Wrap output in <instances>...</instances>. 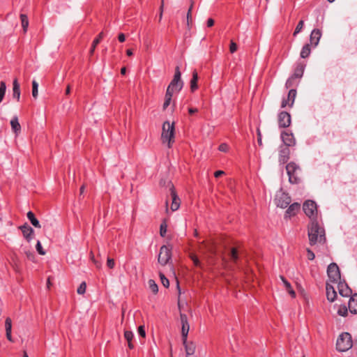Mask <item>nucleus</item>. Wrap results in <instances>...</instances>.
I'll return each mask as SVG.
<instances>
[{
	"mask_svg": "<svg viewBox=\"0 0 357 357\" xmlns=\"http://www.w3.org/2000/svg\"><path fill=\"white\" fill-rule=\"evenodd\" d=\"M307 230L310 245H314L317 242L324 243L326 241L324 229L319 226L317 220L310 222L308 225Z\"/></svg>",
	"mask_w": 357,
	"mask_h": 357,
	"instance_id": "1",
	"label": "nucleus"
},
{
	"mask_svg": "<svg viewBox=\"0 0 357 357\" xmlns=\"http://www.w3.org/2000/svg\"><path fill=\"white\" fill-rule=\"evenodd\" d=\"M174 123H170L169 121H165L162 125L161 139L162 143L167 142L169 148H171L172 144L174 142Z\"/></svg>",
	"mask_w": 357,
	"mask_h": 357,
	"instance_id": "2",
	"label": "nucleus"
},
{
	"mask_svg": "<svg viewBox=\"0 0 357 357\" xmlns=\"http://www.w3.org/2000/svg\"><path fill=\"white\" fill-rule=\"evenodd\" d=\"M352 345L353 342L351 334L344 332L338 337L336 342V349L339 351L344 352L351 349Z\"/></svg>",
	"mask_w": 357,
	"mask_h": 357,
	"instance_id": "3",
	"label": "nucleus"
},
{
	"mask_svg": "<svg viewBox=\"0 0 357 357\" xmlns=\"http://www.w3.org/2000/svg\"><path fill=\"white\" fill-rule=\"evenodd\" d=\"M181 73L180 71V68L178 66H176L175 68V72L174 75L169 83V86H167V91L168 92H170L172 93H174V92H179L183 86V82L181 79Z\"/></svg>",
	"mask_w": 357,
	"mask_h": 357,
	"instance_id": "4",
	"label": "nucleus"
},
{
	"mask_svg": "<svg viewBox=\"0 0 357 357\" xmlns=\"http://www.w3.org/2000/svg\"><path fill=\"white\" fill-rule=\"evenodd\" d=\"M303 210L310 222L317 220V206L315 202L310 199L305 201L303 204Z\"/></svg>",
	"mask_w": 357,
	"mask_h": 357,
	"instance_id": "5",
	"label": "nucleus"
},
{
	"mask_svg": "<svg viewBox=\"0 0 357 357\" xmlns=\"http://www.w3.org/2000/svg\"><path fill=\"white\" fill-rule=\"evenodd\" d=\"M287 173L289 176V181L292 184H298L301 182L300 177L297 175V171L300 167L294 162H291L286 165Z\"/></svg>",
	"mask_w": 357,
	"mask_h": 357,
	"instance_id": "6",
	"label": "nucleus"
},
{
	"mask_svg": "<svg viewBox=\"0 0 357 357\" xmlns=\"http://www.w3.org/2000/svg\"><path fill=\"white\" fill-rule=\"evenodd\" d=\"M172 247L170 245H162L160 248L158 261L162 266H165L169 263L172 259Z\"/></svg>",
	"mask_w": 357,
	"mask_h": 357,
	"instance_id": "7",
	"label": "nucleus"
},
{
	"mask_svg": "<svg viewBox=\"0 0 357 357\" xmlns=\"http://www.w3.org/2000/svg\"><path fill=\"white\" fill-rule=\"evenodd\" d=\"M327 274L331 282H337L340 280V271L336 263H331L327 268Z\"/></svg>",
	"mask_w": 357,
	"mask_h": 357,
	"instance_id": "8",
	"label": "nucleus"
},
{
	"mask_svg": "<svg viewBox=\"0 0 357 357\" xmlns=\"http://www.w3.org/2000/svg\"><path fill=\"white\" fill-rule=\"evenodd\" d=\"M275 204L278 207L285 208L291 202V198L287 192H281L276 195L275 198Z\"/></svg>",
	"mask_w": 357,
	"mask_h": 357,
	"instance_id": "9",
	"label": "nucleus"
},
{
	"mask_svg": "<svg viewBox=\"0 0 357 357\" xmlns=\"http://www.w3.org/2000/svg\"><path fill=\"white\" fill-rule=\"evenodd\" d=\"M180 319L181 323V337L182 342H185L188 339V335L190 330V325L188 320V317L185 314L181 313Z\"/></svg>",
	"mask_w": 357,
	"mask_h": 357,
	"instance_id": "10",
	"label": "nucleus"
},
{
	"mask_svg": "<svg viewBox=\"0 0 357 357\" xmlns=\"http://www.w3.org/2000/svg\"><path fill=\"white\" fill-rule=\"evenodd\" d=\"M278 121L280 128H288L291 122V115L289 112L282 111L278 114Z\"/></svg>",
	"mask_w": 357,
	"mask_h": 357,
	"instance_id": "11",
	"label": "nucleus"
},
{
	"mask_svg": "<svg viewBox=\"0 0 357 357\" xmlns=\"http://www.w3.org/2000/svg\"><path fill=\"white\" fill-rule=\"evenodd\" d=\"M296 89H291L289 91L287 98H283L282 103H281V107L284 108L287 105H288L289 107H292L294 103L295 98L296 97Z\"/></svg>",
	"mask_w": 357,
	"mask_h": 357,
	"instance_id": "12",
	"label": "nucleus"
},
{
	"mask_svg": "<svg viewBox=\"0 0 357 357\" xmlns=\"http://www.w3.org/2000/svg\"><path fill=\"white\" fill-rule=\"evenodd\" d=\"M301 211V204L298 202H294L291 204H289L287 211L284 213V218H291L295 216Z\"/></svg>",
	"mask_w": 357,
	"mask_h": 357,
	"instance_id": "13",
	"label": "nucleus"
},
{
	"mask_svg": "<svg viewBox=\"0 0 357 357\" xmlns=\"http://www.w3.org/2000/svg\"><path fill=\"white\" fill-rule=\"evenodd\" d=\"M337 288L340 296L343 297H351L352 296V290L349 287L345 280H340L338 282Z\"/></svg>",
	"mask_w": 357,
	"mask_h": 357,
	"instance_id": "14",
	"label": "nucleus"
},
{
	"mask_svg": "<svg viewBox=\"0 0 357 357\" xmlns=\"http://www.w3.org/2000/svg\"><path fill=\"white\" fill-rule=\"evenodd\" d=\"M281 139L284 144V146H294L296 144V139L293 133L282 131L280 135Z\"/></svg>",
	"mask_w": 357,
	"mask_h": 357,
	"instance_id": "15",
	"label": "nucleus"
},
{
	"mask_svg": "<svg viewBox=\"0 0 357 357\" xmlns=\"http://www.w3.org/2000/svg\"><path fill=\"white\" fill-rule=\"evenodd\" d=\"M243 253L244 251L241 248L233 247L230 249L228 255L230 257L231 261L237 265L240 259V255H243Z\"/></svg>",
	"mask_w": 357,
	"mask_h": 357,
	"instance_id": "16",
	"label": "nucleus"
},
{
	"mask_svg": "<svg viewBox=\"0 0 357 357\" xmlns=\"http://www.w3.org/2000/svg\"><path fill=\"white\" fill-rule=\"evenodd\" d=\"M19 229L22 231L23 236L28 242H30L33 239L34 231L27 223H24L23 225L20 226Z\"/></svg>",
	"mask_w": 357,
	"mask_h": 357,
	"instance_id": "17",
	"label": "nucleus"
},
{
	"mask_svg": "<svg viewBox=\"0 0 357 357\" xmlns=\"http://www.w3.org/2000/svg\"><path fill=\"white\" fill-rule=\"evenodd\" d=\"M169 190H170V194H171L172 199L171 209L173 211H176L179 208L180 199L178 198V197L176 195V190H175V188H174V186L173 184L171 185Z\"/></svg>",
	"mask_w": 357,
	"mask_h": 357,
	"instance_id": "18",
	"label": "nucleus"
},
{
	"mask_svg": "<svg viewBox=\"0 0 357 357\" xmlns=\"http://www.w3.org/2000/svg\"><path fill=\"white\" fill-rule=\"evenodd\" d=\"M279 162L282 164L287 163L289 159L290 149L289 147L281 146L280 147Z\"/></svg>",
	"mask_w": 357,
	"mask_h": 357,
	"instance_id": "19",
	"label": "nucleus"
},
{
	"mask_svg": "<svg viewBox=\"0 0 357 357\" xmlns=\"http://www.w3.org/2000/svg\"><path fill=\"white\" fill-rule=\"evenodd\" d=\"M326 291L327 300L331 303L334 302L337 298V292L335 290L334 287L327 282L326 285Z\"/></svg>",
	"mask_w": 357,
	"mask_h": 357,
	"instance_id": "20",
	"label": "nucleus"
},
{
	"mask_svg": "<svg viewBox=\"0 0 357 357\" xmlns=\"http://www.w3.org/2000/svg\"><path fill=\"white\" fill-rule=\"evenodd\" d=\"M321 36V31L319 29H314L312 31L311 34L310 36V44L316 47L319 42V40Z\"/></svg>",
	"mask_w": 357,
	"mask_h": 357,
	"instance_id": "21",
	"label": "nucleus"
},
{
	"mask_svg": "<svg viewBox=\"0 0 357 357\" xmlns=\"http://www.w3.org/2000/svg\"><path fill=\"white\" fill-rule=\"evenodd\" d=\"M348 308L351 314H357V293L353 294L349 301Z\"/></svg>",
	"mask_w": 357,
	"mask_h": 357,
	"instance_id": "22",
	"label": "nucleus"
},
{
	"mask_svg": "<svg viewBox=\"0 0 357 357\" xmlns=\"http://www.w3.org/2000/svg\"><path fill=\"white\" fill-rule=\"evenodd\" d=\"M305 64L303 62H298L296 63V66L294 69V73L291 75L294 77L301 79L304 73Z\"/></svg>",
	"mask_w": 357,
	"mask_h": 357,
	"instance_id": "23",
	"label": "nucleus"
},
{
	"mask_svg": "<svg viewBox=\"0 0 357 357\" xmlns=\"http://www.w3.org/2000/svg\"><path fill=\"white\" fill-rule=\"evenodd\" d=\"M198 73L196 70H194L192 73V78L190 82V87L191 92H195L198 89Z\"/></svg>",
	"mask_w": 357,
	"mask_h": 357,
	"instance_id": "24",
	"label": "nucleus"
},
{
	"mask_svg": "<svg viewBox=\"0 0 357 357\" xmlns=\"http://www.w3.org/2000/svg\"><path fill=\"white\" fill-rule=\"evenodd\" d=\"M20 86L17 78L14 79L13 82V97L17 101L20 100Z\"/></svg>",
	"mask_w": 357,
	"mask_h": 357,
	"instance_id": "25",
	"label": "nucleus"
},
{
	"mask_svg": "<svg viewBox=\"0 0 357 357\" xmlns=\"http://www.w3.org/2000/svg\"><path fill=\"white\" fill-rule=\"evenodd\" d=\"M183 344L185 347L186 356L193 355L195 352L196 346L192 342H188L187 340H185V342H183Z\"/></svg>",
	"mask_w": 357,
	"mask_h": 357,
	"instance_id": "26",
	"label": "nucleus"
},
{
	"mask_svg": "<svg viewBox=\"0 0 357 357\" xmlns=\"http://www.w3.org/2000/svg\"><path fill=\"white\" fill-rule=\"evenodd\" d=\"M103 37H104V33L102 31L93 40V41L92 43V45H91V49H90V51H89L90 56H92L93 54L97 45L100 43V41L102 40Z\"/></svg>",
	"mask_w": 357,
	"mask_h": 357,
	"instance_id": "27",
	"label": "nucleus"
},
{
	"mask_svg": "<svg viewBox=\"0 0 357 357\" xmlns=\"http://www.w3.org/2000/svg\"><path fill=\"white\" fill-rule=\"evenodd\" d=\"M124 337L128 342V346L129 349H133L135 348V345L132 342V340L134 337L133 333L130 331H125Z\"/></svg>",
	"mask_w": 357,
	"mask_h": 357,
	"instance_id": "28",
	"label": "nucleus"
},
{
	"mask_svg": "<svg viewBox=\"0 0 357 357\" xmlns=\"http://www.w3.org/2000/svg\"><path fill=\"white\" fill-rule=\"evenodd\" d=\"M27 218L31 225L36 228H40L41 225L38 220L36 218L35 214L32 211H29L26 214Z\"/></svg>",
	"mask_w": 357,
	"mask_h": 357,
	"instance_id": "29",
	"label": "nucleus"
},
{
	"mask_svg": "<svg viewBox=\"0 0 357 357\" xmlns=\"http://www.w3.org/2000/svg\"><path fill=\"white\" fill-rule=\"evenodd\" d=\"M299 79L294 77L291 75L287 80L285 83V87L287 89L296 87L298 85Z\"/></svg>",
	"mask_w": 357,
	"mask_h": 357,
	"instance_id": "30",
	"label": "nucleus"
},
{
	"mask_svg": "<svg viewBox=\"0 0 357 357\" xmlns=\"http://www.w3.org/2000/svg\"><path fill=\"white\" fill-rule=\"evenodd\" d=\"M10 125H11L12 130H13V132L15 133H17L18 132L20 131L21 126L18 121L17 116H15L13 117V119L10 121Z\"/></svg>",
	"mask_w": 357,
	"mask_h": 357,
	"instance_id": "31",
	"label": "nucleus"
},
{
	"mask_svg": "<svg viewBox=\"0 0 357 357\" xmlns=\"http://www.w3.org/2000/svg\"><path fill=\"white\" fill-rule=\"evenodd\" d=\"M284 285L285 287L286 290L291 295V297L294 298L296 296V293L294 290L292 289L291 284L286 280V278L283 276H280Z\"/></svg>",
	"mask_w": 357,
	"mask_h": 357,
	"instance_id": "32",
	"label": "nucleus"
},
{
	"mask_svg": "<svg viewBox=\"0 0 357 357\" xmlns=\"http://www.w3.org/2000/svg\"><path fill=\"white\" fill-rule=\"evenodd\" d=\"M20 17L24 33H26L29 26L28 17L26 14H20Z\"/></svg>",
	"mask_w": 357,
	"mask_h": 357,
	"instance_id": "33",
	"label": "nucleus"
},
{
	"mask_svg": "<svg viewBox=\"0 0 357 357\" xmlns=\"http://www.w3.org/2000/svg\"><path fill=\"white\" fill-rule=\"evenodd\" d=\"M311 52V48L310 44H305L301 52V57L303 59H305L308 57Z\"/></svg>",
	"mask_w": 357,
	"mask_h": 357,
	"instance_id": "34",
	"label": "nucleus"
},
{
	"mask_svg": "<svg viewBox=\"0 0 357 357\" xmlns=\"http://www.w3.org/2000/svg\"><path fill=\"white\" fill-rule=\"evenodd\" d=\"M173 93L166 91L165 97V102L163 103V109H166L167 107L170 105V102L172 101Z\"/></svg>",
	"mask_w": 357,
	"mask_h": 357,
	"instance_id": "35",
	"label": "nucleus"
},
{
	"mask_svg": "<svg viewBox=\"0 0 357 357\" xmlns=\"http://www.w3.org/2000/svg\"><path fill=\"white\" fill-rule=\"evenodd\" d=\"M190 258L191 259V260L193 261V264L195 266L198 267V268H203V264L202 263L199 261V259H198V257H197V255H195V254H190Z\"/></svg>",
	"mask_w": 357,
	"mask_h": 357,
	"instance_id": "36",
	"label": "nucleus"
},
{
	"mask_svg": "<svg viewBox=\"0 0 357 357\" xmlns=\"http://www.w3.org/2000/svg\"><path fill=\"white\" fill-rule=\"evenodd\" d=\"M348 309L345 305H341L337 310L338 315L341 317H347L348 314Z\"/></svg>",
	"mask_w": 357,
	"mask_h": 357,
	"instance_id": "37",
	"label": "nucleus"
},
{
	"mask_svg": "<svg viewBox=\"0 0 357 357\" xmlns=\"http://www.w3.org/2000/svg\"><path fill=\"white\" fill-rule=\"evenodd\" d=\"M149 289L154 294H156L158 292V287L153 280H149Z\"/></svg>",
	"mask_w": 357,
	"mask_h": 357,
	"instance_id": "38",
	"label": "nucleus"
},
{
	"mask_svg": "<svg viewBox=\"0 0 357 357\" xmlns=\"http://www.w3.org/2000/svg\"><path fill=\"white\" fill-rule=\"evenodd\" d=\"M6 90V85L3 81L0 82V103L2 102Z\"/></svg>",
	"mask_w": 357,
	"mask_h": 357,
	"instance_id": "39",
	"label": "nucleus"
},
{
	"mask_svg": "<svg viewBox=\"0 0 357 357\" xmlns=\"http://www.w3.org/2000/svg\"><path fill=\"white\" fill-rule=\"evenodd\" d=\"M303 26H304V20H301L298 22V23L293 33V36H296L298 33H299L302 31Z\"/></svg>",
	"mask_w": 357,
	"mask_h": 357,
	"instance_id": "40",
	"label": "nucleus"
},
{
	"mask_svg": "<svg viewBox=\"0 0 357 357\" xmlns=\"http://www.w3.org/2000/svg\"><path fill=\"white\" fill-rule=\"evenodd\" d=\"M159 276H160V280H161V282H162V285L165 287L168 288L169 286V280L161 272L159 273Z\"/></svg>",
	"mask_w": 357,
	"mask_h": 357,
	"instance_id": "41",
	"label": "nucleus"
},
{
	"mask_svg": "<svg viewBox=\"0 0 357 357\" xmlns=\"http://www.w3.org/2000/svg\"><path fill=\"white\" fill-rule=\"evenodd\" d=\"M38 84L36 80H33L32 82V96L34 98H36L38 96Z\"/></svg>",
	"mask_w": 357,
	"mask_h": 357,
	"instance_id": "42",
	"label": "nucleus"
},
{
	"mask_svg": "<svg viewBox=\"0 0 357 357\" xmlns=\"http://www.w3.org/2000/svg\"><path fill=\"white\" fill-rule=\"evenodd\" d=\"M167 225L165 221H163L160 226V234L161 236L164 237L167 233Z\"/></svg>",
	"mask_w": 357,
	"mask_h": 357,
	"instance_id": "43",
	"label": "nucleus"
},
{
	"mask_svg": "<svg viewBox=\"0 0 357 357\" xmlns=\"http://www.w3.org/2000/svg\"><path fill=\"white\" fill-rule=\"evenodd\" d=\"M86 284L85 282H82L77 289V292L79 294H84L86 291Z\"/></svg>",
	"mask_w": 357,
	"mask_h": 357,
	"instance_id": "44",
	"label": "nucleus"
},
{
	"mask_svg": "<svg viewBox=\"0 0 357 357\" xmlns=\"http://www.w3.org/2000/svg\"><path fill=\"white\" fill-rule=\"evenodd\" d=\"M13 268L14 269L17 271V272H19L20 271V267H19V259H18V257H17V255L15 254L13 255Z\"/></svg>",
	"mask_w": 357,
	"mask_h": 357,
	"instance_id": "45",
	"label": "nucleus"
},
{
	"mask_svg": "<svg viewBox=\"0 0 357 357\" xmlns=\"http://www.w3.org/2000/svg\"><path fill=\"white\" fill-rule=\"evenodd\" d=\"M6 332L11 331L12 330V320L10 317H7L5 321Z\"/></svg>",
	"mask_w": 357,
	"mask_h": 357,
	"instance_id": "46",
	"label": "nucleus"
},
{
	"mask_svg": "<svg viewBox=\"0 0 357 357\" xmlns=\"http://www.w3.org/2000/svg\"><path fill=\"white\" fill-rule=\"evenodd\" d=\"M193 3L194 2L191 0V4H190V6L188 10V13H187V23H188V25L190 24V22H191V19H192V15H191V13H192V7H193Z\"/></svg>",
	"mask_w": 357,
	"mask_h": 357,
	"instance_id": "47",
	"label": "nucleus"
},
{
	"mask_svg": "<svg viewBox=\"0 0 357 357\" xmlns=\"http://www.w3.org/2000/svg\"><path fill=\"white\" fill-rule=\"evenodd\" d=\"M36 248L40 255H44L45 254V251L43 250V248L41 245V243L39 241H38V242L36 243Z\"/></svg>",
	"mask_w": 357,
	"mask_h": 357,
	"instance_id": "48",
	"label": "nucleus"
},
{
	"mask_svg": "<svg viewBox=\"0 0 357 357\" xmlns=\"http://www.w3.org/2000/svg\"><path fill=\"white\" fill-rule=\"evenodd\" d=\"M238 49L237 45L235 42L233 40H231L230 45H229V52L233 54Z\"/></svg>",
	"mask_w": 357,
	"mask_h": 357,
	"instance_id": "49",
	"label": "nucleus"
},
{
	"mask_svg": "<svg viewBox=\"0 0 357 357\" xmlns=\"http://www.w3.org/2000/svg\"><path fill=\"white\" fill-rule=\"evenodd\" d=\"M218 150L222 152H227L229 150V146L226 143H222L218 147Z\"/></svg>",
	"mask_w": 357,
	"mask_h": 357,
	"instance_id": "50",
	"label": "nucleus"
},
{
	"mask_svg": "<svg viewBox=\"0 0 357 357\" xmlns=\"http://www.w3.org/2000/svg\"><path fill=\"white\" fill-rule=\"evenodd\" d=\"M138 333L139 335L142 337H146V331H145V328H144V326H139L138 327Z\"/></svg>",
	"mask_w": 357,
	"mask_h": 357,
	"instance_id": "51",
	"label": "nucleus"
},
{
	"mask_svg": "<svg viewBox=\"0 0 357 357\" xmlns=\"http://www.w3.org/2000/svg\"><path fill=\"white\" fill-rule=\"evenodd\" d=\"M107 266L108 268H109L111 269L114 268V267L115 266L114 260L112 258L108 257L107 260Z\"/></svg>",
	"mask_w": 357,
	"mask_h": 357,
	"instance_id": "52",
	"label": "nucleus"
},
{
	"mask_svg": "<svg viewBox=\"0 0 357 357\" xmlns=\"http://www.w3.org/2000/svg\"><path fill=\"white\" fill-rule=\"evenodd\" d=\"M307 259L309 260H313L315 257L314 253L310 249H307Z\"/></svg>",
	"mask_w": 357,
	"mask_h": 357,
	"instance_id": "53",
	"label": "nucleus"
},
{
	"mask_svg": "<svg viewBox=\"0 0 357 357\" xmlns=\"http://www.w3.org/2000/svg\"><path fill=\"white\" fill-rule=\"evenodd\" d=\"M25 255L27 257V258L30 260H33L34 259V254L30 251H26Z\"/></svg>",
	"mask_w": 357,
	"mask_h": 357,
	"instance_id": "54",
	"label": "nucleus"
},
{
	"mask_svg": "<svg viewBox=\"0 0 357 357\" xmlns=\"http://www.w3.org/2000/svg\"><path fill=\"white\" fill-rule=\"evenodd\" d=\"M257 142L259 146L262 145L261 135L259 130H257Z\"/></svg>",
	"mask_w": 357,
	"mask_h": 357,
	"instance_id": "55",
	"label": "nucleus"
},
{
	"mask_svg": "<svg viewBox=\"0 0 357 357\" xmlns=\"http://www.w3.org/2000/svg\"><path fill=\"white\" fill-rule=\"evenodd\" d=\"M224 174H225V172H223L222 170H218V171L215 172L214 176L215 178H219L220 176H221Z\"/></svg>",
	"mask_w": 357,
	"mask_h": 357,
	"instance_id": "56",
	"label": "nucleus"
},
{
	"mask_svg": "<svg viewBox=\"0 0 357 357\" xmlns=\"http://www.w3.org/2000/svg\"><path fill=\"white\" fill-rule=\"evenodd\" d=\"M118 40H119V42L121 43H123L126 40V36L123 33H121L119 34L118 36Z\"/></svg>",
	"mask_w": 357,
	"mask_h": 357,
	"instance_id": "57",
	"label": "nucleus"
},
{
	"mask_svg": "<svg viewBox=\"0 0 357 357\" xmlns=\"http://www.w3.org/2000/svg\"><path fill=\"white\" fill-rule=\"evenodd\" d=\"M198 112V109L197 108L190 107L188 109V113L190 115H192Z\"/></svg>",
	"mask_w": 357,
	"mask_h": 357,
	"instance_id": "58",
	"label": "nucleus"
},
{
	"mask_svg": "<svg viewBox=\"0 0 357 357\" xmlns=\"http://www.w3.org/2000/svg\"><path fill=\"white\" fill-rule=\"evenodd\" d=\"M214 25V20L212 18H208L207 20V26L211 27Z\"/></svg>",
	"mask_w": 357,
	"mask_h": 357,
	"instance_id": "59",
	"label": "nucleus"
},
{
	"mask_svg": "<svg viewBox=\"0 0 357 357\" xmlns=\"http://www.w3.org/2000/svg\"><path fill=\"white\" fill-rule=\"evenodd\" d=\"M6 335L7 339L9 341L13 342L12 335H11V331L6 332Z\"/></svg>",
	"mask_w": 357,
	"mask_h": 357,
	"instance_id": "60",
	"label": "nucleus"
},
{
	"mask_svg": "<svg viewBox=\"0 0 357 357\" xmlns=\"http://www.w3.org/2000/svg\"><path fill=\"white\" fill-rule=\"evenodd\" d=\"M70 86L68 85L65 91L66 95H69L70 93Z\"/></svg>",
	"mask_w": 357,
	"mask_h": 357,
	"instance_id": "61",
	"label": "nucleus"
},
{
	"mask_svg": "<svg viewBox=\"0 0 357 357\" xmlns=\"http://www.w3.org/2000/svg\"><path fill=\"white\" fill-rule=\"evenodd\" d=\"M126 54L128 56H132L133 54V52H132V50L131 49H128L126 50Z\"/></svg>",
	"mask_w": 357,
	"mask_h": 357,
	"instance_id": "62",
	"label": "nucleus"
},
{
	"mask_svg": "<svg viewBox=\"0 0 357 357\" xmlns=\"http://www.w3.org/2000/svg\"><path fill=\"white\" fill-rule=\"evenodd\" d=\"M126 67H123L121 69V74L124 75H126Z\"/></svg>",
	"mask_w": 357,
	"mask_h": 357,
	"instance_id": "63",
	"label": "nucleus"
},
{
	"mask_svg": "<svg viewBox=\"0 0 357 357\" xmlns=\"http://www.w3.org/2000/svg\"><path fill=\"white\" fill-rule=\"evenodd\" d=\"M208 251L211 253V254H215V250L213 249V247H210L208 248Z\"/></svg>",
	"mask_w": 357,
	"mask_h": 357,
	"instance_id": "64",
	"label": "nucleus"
}]
</instances>
